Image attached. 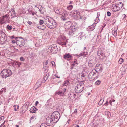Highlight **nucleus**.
Segmentation results:
<instances>
[{"instance_id": "obj_6", "label": "nucleus", "mask_w": 127, "mask_h": 127, "mask_svg": "<svg viewBox=\"0 0 127 127\" xmlns=\"http://www.w3.org/2000/svg\"><path fill=\"white\" fill-rule=\"evenodd\" d=\"M59 14L62 16L61 17V19L64 21H65L69 18L67 12L65 10L62 9L61 10Z\"/></svg>"}, {"instance_id": "obj_19", "label": "nucleus", "mask_w": 127, "mask_h": 127, "mask_svg": "<svg viewBox=\"0 0 127 127\" xmlns=\"http://www.w3.org/2000/svg\"><path fill=\"white\" fill-rule=\"evenodd\" d=\"M72 57V56L69 53L66 54L64 55V58L66 59H71Z\"/></svg>"}, {"instance_id": "obj_13", "label": "nucleus", "mask_w": 127, "mask_h": 127, "mask_svg": "<svg viewBox=\"0 0 127 127\" xmlns=\"http://www.w3.org/2000/svg\"><path fill=\"white\" fill-rule=\"evenodd\" d=\"M102 70V68L101 67V65L100 64H97L95 67V71L97 72H101Z\"/></svg>"}, {"instance_id": "obj_10", "label": "nucleus", "mask_w": 127, "mask_h": 127, "mask_svg": "<svg viewBox=\"0 0 127 127\" xmlns=\"http://www.w3.org/2000/svg\"><path fill=\"white\" fill-rule=\"evenodd\" d=\"M96 62L94 58H90L88 63V65L90 67H93L95 65Z\"/></svg>"}, {"instance_id": "obj_8", "label": "nucleus", "mask_w": 127, "mask_h": 127, "mask_svg": "<svg viewBox=\"0 0 127 127\" xmlns=\"http://www.w3.org/2000/svg\"><path fill=\"white\" fill-rule=\"evenodd\" d=\"M66 39L65 37L63 36H60L59 37L57 40L58 43L61 45H65L66 43Z\"/></svg>"}, {"instance_id": "obj_35", "label": "nucleus", "mask_w": 127, "mask_h": 127, "mask_svg": "<svg viewBox=\"0 0 127 127\" xmlns=\"http://www.w3.org/2000/svg\"><path fill=\"white\" fill-rule=\"evenodd\" d=\"M79 18L81 20H82L83 19L85 20L86 19V17L84 16H82L80 17Z\"/></svg>"}, {"instance_id": "obj_14", "label": "nucleus", "mask_w": 127, "mask_h": 127, "mask_svg": "<svg viewBox=\"0 0 127 127\" xmlns=\"http://www.w3.org/2000/svg\"><path fill=\"white\" fill-rule=\"evenodd\" d=\"M72 23L70 21H68L65 23L64 27L66 30H69L70 29L72 26Z\"/></svg>"}, {"instance_id": "obj_59", "label": "nucleus", "mask_w": 127, "mask_h": 127, "mask_svg": "<svg viewBox=\"0 0 127 127\" xmlns=\"http://www.w3.org/2000/svg\"><path fill=\"white\" fill-rule=\"evenodd\" d=\"M16 43V41L15 40H13L12 41V43Z\"/></svg>"}, {"instance_id": "obj_46", "label": "nucleus", "mask_w": 127, "mask_h": 127, "mask_svg": "<svg viewBox=\"0 0 127 127\" xmlns=\"http://www.w3.org/2000/svg\"><path fill=\"white\" fill-rule=\"evenodd\" d=\"M76 62H77V60L76 59H75L74 60L73 64L75 65L76 64H77V63Z\"/></svg>"}, {"instance_id": "obj_63", "label": "nucleus", "mask_w": 127, "mask_h": 127, "mask_svg": "<svg viewBox=\"0 0 127 127\" xmlns=\"http://www.w3.org/2000/svg\"><path fill=\"white\" fill-rule=\"evenodd\" d=\"M66 89L65 88L64 89V90L63 91V92L64 93H65V91H66Z\"/></svg>"}, {"instance_id": "obj_43", "label": "nucleus", "mask_w": 127, "mask_h": 127, "mask_svg": "<svg viewBox=\"0 0 127 127\" xmlns=\"http://www.w3.org/2000/svg\"><path fill=\"white\" fill-rule=\"evenodd\" d=\"M29 104H28V103H26L24 105V106H26V107H27V108L28 107V105H29Z\"/></svg>"}, {"instance_id": "obj_30", "label": "nucleus", "mask_w": 127, "mask_h": 127, "mask_svg": "<svg viewBox=\"0 0 127 127\" xmlns=\"http://www.w3.org/2000/svg\"><path fill=\"white\" fill-rule=\"evenodd\" d=\"M55 12L56 13H57L59 14L61 10H60L58 9H55L54 10Z\"/></svg>"}, {"instance_id": "obj_52", "label": "nucleus", "mask_w": 127, "mask_h": 127, "mask_svg": "<svg viewBox=\"0 0 127 127\" xmlns=\"http://www.w3.org/2000/svg\"><path fill=\"white\" fill-rule=\"evenodd\" d=\"M40 127H46V126H44V124H42L40 126Z\"/></svg>"}, {"instance_id": "obj_45", "label": "nucleus", "mask_w": 127, "mask_h": 127, "mask_svg": "<svg viewBox=\"0 0 127 127\" xmlns=\"http://www.w3.org/2000/svg\"><path fill=\"white\" fill-rule=\"evenodd\" d=\"M20 60L22 61H25V59L24 58L22 57H21L20 58Z\"/></svg>"}, {"instance_id": "obj_50", "label": "nucleus", "mask_w": 127, "mask_h": 127, "mask_svg": "<svg viewBox=\"0 0 127 127\" xmlns=\"http://www.w3.org/2000/svg\"><path fill=\"white\" fill-rule=\"evenodd\" d=\"M99 21L100 20L99 18H97L96 17V21L97 22V23H98Z\"/></svg>"}, {"instance_id": "obj_39", "label": "nucleus", "mask_w": 127, "mask_h": 127, "mask_svg": "<svg viewBox=\"0 0 127 127\" xmlns=\"http://www.w3.org/2000/svg\"><path fill=\"white\" fill-rule=\"evenodd\" d=\"M39 22L40 25H42V24L44 23V20H40L39 21Z\"/></svg>"}, {"instance_id": "obj_51", "label": "nucleus", "mask_w": 127, "mask_h": 127, "mask_svg": "<svg viewBox=\"0 0 127 127\" xmlns=\"http://www.w3.org/2000/svg\"><path fill=\"white\" fill-rule=\"evenodd\" d=\"M51 63L52 65L53 66L55 65V63L54 61H52Z\"/></svg>"}, {"instance_id": "obj_37", "label": "nucleus", "mask_w": 127, "mask_h": 127, "mask_svg": "<svg viewBox=\"0 0 127 127\" xmlns=\"http://www.w3.org/2000/svg\"><path fill=\"white\" fill-rule=\"evenodd\" d=\"M12 27L11 26L8 25L7 26V28L9 30H11L12 29Z\"/></svg>"}, {"instance_id": "obj_29", "label": "nucleus", "mask_w": 127, "mask_h": 127, "mask_svg": "<svg viewBox=\"0 0 127 127\" xmlns=\"http://www.w3.org/2000/svg\"><path fill=\"white\" fill-rule=\"evenodd\" d=\"M117 29H116V30H113L112 32V33L113 35L114 36H115L117 35Z\"/></svg>"}, {"instance_id": "obj_53", "label": "nucleus", "mask_w": 127, "mask_h": 127, "mask_svg": "<svg viewBox=\"0 0 127 127\" xmlns=\"http://www.w3.org/2000/svg\"><path fill=\"white\" fill-rule=\"evenodd\" d=\"M46 81V80H44V79H43V80H42L41 81V83H44Z\"/></svg>"}, {"instance_id": "obj_44", "label": "nucleus", "mask_w": 127, "mask_h": 127, "mask_svg": "<svg viewBox=\"0 0 127 127\" xmlns=\"http://www.w3.org/2000/svg\"><path fill=\"white\" fill-rule=\"evenodd\" d=\"M73 93L69 94H68V95H69V98H71V97H72V96H71V95H73Z\"/></svg>"}, {"instance_id": "obj_34", "label": "nucleus", "mask_w": 127, "mask_h": 127, "mask_svg": "<svg viewBox=\"0 0 127 127\" xmlns=\"http://www.w3.org/2000/svg\"><path fill=\"white\" fill-rule=\"evenodd\" d=\"M101 82V81L99 80H97L95 83V84L98 85L100 84Z\"/></svg>"}, {"instance_id": "obj_32", "label": "nucleus", "mask_w": 127, "mask_h": 127, "mask_svg": "<svg viewBox=\"0 0 127 127\" xmlns=\"http://www.w3.org/2000/svg\"><path fill=\"white\" fill-rule=\"evenodd\" d=\"M72 7L73 6L71 5H70L67 7V9L68 10H70L71 9Z\"/></svg>"}, {"instance_id": "obj_49", "label": "nucleus", "mask_w": 127, "mask_h": 127, "mask_svg": "<svg viewBox=\"0 0 127 127\" xmlns=\"http://www.w3.org/2000/svg\"><path fill=\"white\" fill-rule=\"evenodd\" d=\"M34 116H33L31 117L30 119V123H31V120H32V119H34Z\"/></svg>"}, {"instance_id": "obj_58", "label": "nucleus", "mask_w": 127, "mask_h": 127, "mask_svg": "<svg viewBox=\"0 0 127 127\" xmlns=\"http://www.w3.org/2000/svg\"><path fill=\"white\" fill-rule=\"evenodd\" d=\"M121 60V63H122L123 62V59L122 58H120L119 60V61H120Z\"/></svg>"}, {"instance_id": "obj_5", "label": "nucleus", "mask_w": 127, "mask_h": 127, "mask_svg": "<svg viewBox=\"0 0 127 127\" xmlns=\"http://www.w3.org/2000/svg\"><path fill=\"white\" fill-rule=\"evenodd\" d=\"M84 85L83 83H80L78 84L75 89V91L77 93L81 92L83 90Z\"/></svg>"}, {"instance_id": "obj_3", "label": "nucleus", "mask_w": 127, "mask_h": 127, "mask_svg": "<svg viewBox=\"0 0 127 127\" xmlns=\"http://www.w3.org/2000/svg\"><path fill=\"white\" fill-rule=\"evenodd\" d=\"M0 74L3 78H5L10 76L12 74V72L10 69H4L1 71Z\"/></svg>"}, {"instance_id": "obj_26", "label": "nucleus", "mask_w": 127, "mask_h": 127, "mask_svg": "<svg viewBox=\"0 0 127 127\" xmlns=\"http://www.w3.org/2000/svg\"><path fill=\"white\" fill-rule=\"evenodd\" d=\"M41 80H38L37 82L35 84V86H37L38 87H39L41 85Z\"/></svg>"}, {"instance_id": "obj_38", "label": "nucleus", "mask_w": 127, "mask_h": 127, "mask_svg": "<svg viewBox=\"0 0 127 127\" xmlns=\"http://www.w3.org/2000/svg\"><path fill=\"white\" fill-rule=\"evenodd\" d=\"M104 101L103 99H101L98 103V105H100L103 103Z\"/></svg>"}, {"instance_id": "obj_36", "label": "nucleus", "mask_w": 127, "mask_h": 127, "mask_svg": "<svg viewBox=\"0 0 127 127\" xmlns=\"http://www.w3.org/2000/svg\"><path fill=\"white\" fill-rule=\"evenodd\" d=\"M48 61L47 60L45 62H43V66L44 67H46V66L47 65L48 63Z\"/></svg>"}, {"instance_id": "obj_12", "label": "nucleus", "mask_w": 127, "mask_h": 127, "mask_svg": "<svg viewBox=\"0 0 127 127\" xmlns=\"http://www.w3.org/2000/svg\"><path fill=\"white\" fill-rule=\"evenodd\" d=\"M8 15H5L0 18V23H3L6 22L8 20Z\"/></svg>"}, {"instance_id": "obj_60", "label": "nucleus", "mask_w": 127, "mask_h": 127, "mask_svg": "<svg viewBox=\"0 0 127 127\" xmlns=\"http://www.w3.org/2000/svg\"><path fill=\"white\" fill-rule=\"evenodd\" d=\"M54 76H55L57 78H60V76H58L57 74H55L54 75Z\"/></svg>"}, {"instance_id": "obj_21", "label": "nucleus", "mask_w": 127, "mask_h": 127, "mask_svg": "<svg viewBox=\"0 0 127 127\" xmlns=\"http://www.w3.org/2000/svg\"><path fill=\"white\" fill-rule=\"evenodd\" d=\"M75 32L74 30H72L71 29H70L69 32L68 34L70 36H75L74 34L75 33Z\"/></svg>"}, {"instance_id": "obj_25", "label": "nucleus", "mask_w": 127, "mask_h": 127, "mask_svg": "<svg viewBox=\"0 0 127 127\" xmlns=\"http://www.w3.org/2000/svg\"><path fill=\"white\" fill-rule=\"evenodd\" d=\"M22 63L16 61L15 63V65L17 67L18 66V67H20L21 65L22 64Z\"/></svg>"}, {"instance_id": "obj_7", "label": "nucleus", "mask_w": 127, "mask_h": 127, "mask_svg": "<svg viewBox=\"0 0 127 127\" xmlns=\"http://www.w3.org/2000/svg\"><path fill=\"white\" fill-rule=\"evenodd\" d=\"M7 40V37L3 32H0V44H3L5 43Z\"/></svg>"}, {"instance_id": "obj_48", "label": "nucleus", "mask_w": 127, "mask_h": 127, "mask_svg": "<svg viewBox=\"0 0 127 127\" xmlns=\"http://www.w3.org/2000/svg\"><path fill=\"white\" fill-rule=\"evenodd\" d=\"M81 78L82 79H84L85 77V75L84 74H82L81 75Z\"/></svg>"}, {"instance_id": "obj_27", "label": "nucleus", "mask_w": 127, "mask_h": 127, "mask_svg": "<svg viewBox=\"0 0 127 127\" xmlns=\"http://www.w3.org/2000/svg\"><path fill=\"white\" fill-rule=\"evenodd\" d=\"M77 26L76 25H73L72 26H71V29L72 30H74V31L75 32V31L77 29Z\"/></svg>"}, {"instance_id": "obj_17", "label": "nucleus", "mask_w": 127, "mask_h": 127, "mask_svg": "<svg viewBox=\"0 0 127 127\" xmlns=\"http://www.w3.org/2000/svg\"><path fill=\"white\" fill-rule=\"evenodd\" d=\"M80 14V13L77 11L76 10L72 13V15L74 17L75 19H77L79 16Z\"/></svg>"}, {"instance_id": "obj_61", "label": "nucleus", "mask_w": 127, "mask_h": 127, "mask_svg": "<svg viewBox=\"0 0 127 127\" xmlns=\"http://www.w3.org/2000/svg\"><path fill=\"white\" fill-rule=\"evenodd\" d=\"M74 65L73 64L72 65L71 67V69H72L74 67Z\"/></svg>"}, {"instance_id": "obj_41", "label": "nucleus", "mask_w": 127, "mask_h": 127, "mask_svg": "<svg viewBox=\"0 0 127 127\" xmlns=\"http://www.w3.org/2000/svg\"><path fill=\"white\" fill-rule=\"evenodd\" d=\"M41 26V27L40 28V29L41 30H44L45 29L46 27L45 26L42 25Z\"/></svg>"}, {"instance_id": "obj_23", "label": "nucleus", "mask_w": 127, "mask_h": 127, "mask_svg": "<svg viewBox=\"0 0 127 127\" xmlns=\"http://www.w3.org/2000/svg\"><path fill=\"white\" fill-rule=\"evenodd\" d=\"M56 94L60 95L61 96H63L64 95V93L63 92V91H57L56 92Z\"/></svg>"}, {"instance_id": "obj_28", "label": "nucleus", "mask_w": 127, "mask_h": 127, "mask_svg": "<svg viewBox=\"0 0 127 127\" xmlns=\"http://www.w3.org/2000/svg\"><path fill=\"white\" fill-rule=\"evenodd\" d=\"M34 108V106H33L31 107V109L30 110V111L31 113H35V111Z\"/></svg>"}, {"instance_id": "obj_20", "label": "nucleus", "mask_w": 127, "mask_h": 127, "mask_svg": "<svg viewBox=\"0 0 127 127\" xmlns=\"http://www.w3.org/2000/svg\"><path fill=\"white\" fill-rule=\"evenodd\" d=\"M10 12L12 16V18H14L16 16V13L15 12L14 9L11 10L10 11Z\"/></svg>"}, {"instance_id": "obj_24", "label": "nucleus", "mask_w": 127, "mask_h": 127, "mask_svg": "<svg viewBox=\"0 0 127 127\" xmlns=\"http://www.w3.org/2000/svg\"><path fill=\"white\" fill-rule=\"evenodd\" d=\"M98 51H100V52H102L104 54H105V49L104 48H100Z\"/></svg>"}, {"instance_id": "obj_11", "label": "nucleus", "mask_w": 127, "mask_h": 127, "mask_svg": "<svg viewBox=\"0 0 127 127\" xmlns=\"http://www.w3.org/2000/svg\"><path fill=\"white\" fill-rule=\"evenodd\" d=\"M49 49L53 53H56L58 51V49L56 44H54L50 46Z\"/></svg>"}, {"instance_id": "obj_18", "label": "nucleus", "mask_w": 127, "mask_h": 127, "mask_svg": "<svg viewBox=\"0 0 127 127\" xmlns=\"http://www.w3.org/2000/svg\"><path fill=\"white\" fill-rule=\"evenodd\" d=\"M87 37L86 35L84 33L82 32L81 35L79 36L78 38H80V40L85 39Z\"/></svg>"}, {"instance_id": "obj_55", "label": "nucleus", "mask_w": 127, "mask_h": 127, "mask_svg": "<svg viewBox=\"0 0 127 127\" xmlns=\"http://www.w3.org/2000/svg\"><path fill=\"white\" fill-rule=\"evenodd\" d=\"M27 23L28 24H29L30 25H31L32 24V22H31L29 21H28Z\"/></svg>"}, {"instance_id": "obj_33", "label": "nucleus", "mask_w": 127, "mask_h": 127, "mask_svg": "<svg viewBox=\"0 0 127 127\" xmlns=\"http://www.w3.org/2000/svg\"><path fill=\"white\" fill-rule=\"evenodd\" d=\"M49 76V74H47L43 78V79H44V80H45L47 81L48 80V78Z\"/></svg>"}, {"instance_id": "obj_22", "label": "nucleus", "mask_w": 127, "mask_h": 127, "mask_svg": "<svg viewBox=\"0 0 127 127\" xmlns=\"http://www.w3.org/2000/svg\"><path fill=\"white\" fill-rule=\"evenodd\" d=\"M88 54L87 53H82L80 54L79 55H77V56H78L79 57L81 56H87L88 55Z\"/></svg>"}, {"instance_id": "obj_4", "label": "nucleus", "mask_w": 127, "mask_h": 127, "mask_svg": "<svg viewBox=\"0 0 127 127\" xmlns=\"http://www.w3.org/2000/svg\"><path fill=\"white\" fill-rule=\"evenodd\" d=\"M123 6L122 2H121L119 3H116L112 4V10L113 12L118 11L120 10Z\"/></svg>"}, {"instance_id": "obj_57", "label": "nucleus", "mask_w": 127, "mask_h": 127, "mask_svg": "<svg viewBox=\"0 0 127 127\" xmlns=\"http://www.w3.org/2000/svg\"><path fill=\"white\" fill-rule=\"evenodd\" d=\"M100 16V13L99 12H98L97 13V18H99V17Z\"/></svg>"}, {"instance_id": "obj_40", "label": "nucleus", "mask_w": 127, "mask_h": 127, "mask_svg": "<svg viewBox=\"0 0 127 127\" xmlns=\"http://www.w3.org/2000/svg\"><path fill=\"white\" fill-rule=\"evenodd\" d=\"M40 7H38V8L39 10V11L42 14H43V12L42 11V9H43L42 8H41V7H40V8H39Z\"/></svg>"}, {"instance_id": "obj_42", "label": "nucleus", "mask_w": 127, "mask_h": 127, "mask_svg": "<svg viewBox=\"0 0 127 127\" xmlns=\"http://www.w3.org/2000/svg\"><path fill=\"white\" fill-rule=\"evenodd\" d=\"M12 62L10 63V64L13 65H15V62L16 61H12Z\"/></svg>"}, {"instance_id": "obj_62", "label": "nucleus", "mask_w": 127, "mask_h": 127, "mask_svg": "<svg viewBox=\"0 0 127 127\" xmlns=\"http://www.w3.org/2000/svg\"><path fill=\"white\" fill-rule=\"evenodd\" d=\"M38 103L39 102L38 101H36L35 102V105L36 106Z\"/></svg>"}, {"instance_id": "obj_64", "label": "nucleus", "mask_w": 127, "mask_h": 127, "mask_svg": "<svg viewBox=\"0 0 127 127\" xmlns=\"http://www.w3.org/2000/svg\"><path fill=\"white\" fill-rule=\"evenodd\" d=\"M73 97L74 98H75V97L76 96V94H74L73 93Z\"/></svg>"}, {"instance_id": "obj_54", "label": "nucleus", "mask_w": 127, "mask_h": 127, "mask_svg": "<svg viewBox=\"0 0 127 127\" xmlns=\"http://www.w3.org/2000/svg\"><path fill=\"white\" fill-rule=\"evenodd\" d=\"M107 116L108 117H109V116H110L111 115L110 113L109 112H107Z\"/></svg>"}, {"instance_id": "obj_15", "label": "nucleus", "mask_w": 127, "mask_h": 127, "mask_svg": "<svg viewBox=\"0 0 127 127\" xmlns=\"http://www.w3.org/2000/svg\"><path fill=\"white\" fill-rule=\"evenodd\" d=\"M16 43L18 46L20 47L23 46L25 44L24 41L20 39L17 40Z\"/></svg>"}, {"instance_id": "obj_47", "label": "nucleus", "mask_w": 127, "mask_h": 127, "mask_svg": "<svg viewBox=\"0 0 127 127\" xmlns=\"http://www.w3.org/2000/svg\"><path fill=\"white\" fill-rule=\"evenodd\" d=\"M107 15L108 16H110L111 15V13L109 11H108L107 12Z\"/></svg>"}, {"instance_id": "obj_56", "label": "nucleus", "mask_w": 127, "mask_h": 127, "mask_svg": "<svg viewBox=\"0 0 127 127\" xmlns=\"http://www.w3.org/2000/svg\"><path fill=\"white\" fill-rule=\"evenodd\" d=\"M29 12L30 14H32L33 15H34L35 14L34 13H33L31 11L30 12Z\"/></svg>"}, {"instance_id": "obj_16", "label": "nucleus", "mask_w": 127, "mask_h": 127, "mask_svg": "<svg viewBox=\"0 0 127 127\" xmlns=\"http://www.w3.org/2000/svg\"><path fill=\"white\" fill-rule=\"evenodd\" d=\"M97 55L99 57V58L100 59H102L105 57V54L101 52V51L100 52V51H98Z\"/></svg>"}, {"instance_id": "obj_9", "label": "nucleus", "mask_w": 127, "mask_h": 127, "mask_svg": "<svg viewBox=\"0 0 127 127\" xmlns=\"http://www.w3.org/2000/svg\"><path fill=\"white\" fill-rule=\"evenodd\" d=\"M95 70H93L89 74L88 78L90 80H92L97 78V75L96 73L95 72Z\"/></svg>"}, {"instance_id": "obj_31", "label": "nucleus", "mask_w": 127, "mask_h": 127, "mask_svg": "<svg viewBox=\"0 0 127 127\" xmlns=\"http://www.w3.org/2000/svg\"><path fill=\"white\" fill-rule=\"evenodd\" d=\"M69 84V82L68 81V80H66L64 82L63 85L66 86V85H68Z\"/></svg>"}, {"instance_id": "obj_1", "label": "nucleus", "mask_w": 127, "mask_h": 127, "mask_svg": "<svg viewBox=\"0 0 127 127\" xmlns=\"http://www.w3.org/2000/svg\"><path fill=\"white\" fill-rule=\"evenodd\" d=\"M60 117L59 113L58 111L54 112L50 117L46 118V124L48 126L52 125L53 124L56 123L59 119Z\"/></svg>"}, {"instance_id": "obj_2", "label": "nucleus", "mask_w": 127, "mask_h": 127, "mask_svg": "<svg viewBox=\"0 0 127 127\" xmlns=\"http://www.w3.org/2000/svg\"><path fill=\"white\" fill-rule=\"evenodd\" d=\"M44 23L49 28L53 29L57 26V23L54 19L49 16H46L44 19Z\"/></svg>"}]
</instances>
